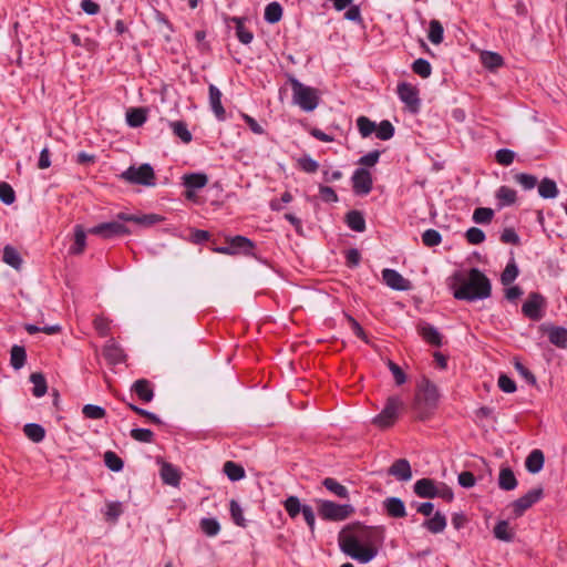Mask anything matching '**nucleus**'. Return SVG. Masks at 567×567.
Returning a JSON list of instances; mask_svg holds the SVG:
<instances>
[{
  "mask_svg": "<svg viewBox=\"0 0 567 567\" xmlns=\"http://www.w3.org/2000/svg\"><path fill=\"white\" fill-rule=\"evenodd\" d=\"M381 537L378 527L354 524L343 528L338 536L340 549L361 564L371 561L377 555L375 543Z\"/></svg>",
  "mask_w": 567,
  "mask_h": 567,
  "instance_id": "1",
  "label": "nucleus"
},
{
  "mask_svg": "<svg viewBox=\"0 0 567 567\" xmlns=\"http://www.w3.org/2000/svg\"><path fill=\"white\" fill-rule=\"evenodd\" d=\"M492 286L489 279L477 268L468 271L466 279H462L458 287L454 288L453 296L458 300H481L491 296Z\"/></svg>",
  "mask_w": 567,
  "mask_h": 567,
  "instance_id": "2",
  "label": "nucleus"
},
{
  "mask_svg": "<svg viewBox=\"0 0 567 567\" xmlns=\"http://www.w3.org/2000/svg\"><path fill=\"white\" fill-rule=\"evenodd\" d=\"M440 393L436 385L426 378H423L415 391L413 410L417 419L425 420L432 415L439 405Z\"/></svg>",
  "mask_w": 567,
  "mask_h": 567,
  "instance_id": "3",
  "label": "nucleus"
},
{
  "mask_svg": "<svg viewBox=\"0 0 567 567\" xmlns=\"http://www.w3.org/2000/svg\"><path fill=\"white\" fill-rule=\"evenodd\" d=\"M292 89V100L301 110L306 112L313 111L319 104V91L311 86H307L297 79H290Z\"/></svg>",
  "mask_w": 567,
  "mask_h": 567,
  "instance_id": "4",
  "label": "nucleus"
},
{
  "mask_svg": "<svg viewBox=\"0 0 567 567\" xmlns=\"http://www.w3.org/2000/svg\"><path fill=\"white\" fill-rule=\"evenodd\" d=\"M354 508L350 504H337L331 501H318V514L322 519L341 522L350 517Z\"/></svg>",
  "mask_w": 567,
  "mask_h": 567,
  "instance_id": "5",
  "label": "nucleus"
},
{
  "mask_svg": "<svg viewBox=\"0 0 567 567\" xmlns=\"http://www.w3.org/2000/svg\"><path fill=\"white\" fill-rule=\"evenodd\" d=\"M403 406L404 403L399 396H390L386 400L383 410L373 419V424L380 429L392 426L395 423L399 416V412L403 409Z\"/></svg>",
  "mask_w": 567,
  "mask_h": 567,
  "instance_id": "6",
  "label": "nucleus"
},
{
  "mask_svg": "<svg viewBox=\"0 0 567 567\" xmlns=\"http://www.w3.org/2000/svg\"><path fill=\"white\" fill-rule=\"evenodd\" d=\"M121 178L125 179L131 184L154 186L155 174L154 169L150 164H142L138 167L130 166L126 171L121 174Z\"/></svg>",
  "mask_w": 567,
  "mask_h": 567,
  "instance_id": "7",
  "label": "nucleus"
},
{
  "mask_svg": "<svg viewBox=\"0 0 567 567\" xmlns=\"http://www.w3.org/2000/svg\"><path fill=\"white\" fill-rule=\"evenodd\" d=\"M90 234L99 235L104 239L130 234V229L118 220L103 223L89 229Z\"/></svg>",
  "mask_w": 567,
  "mask_h": 567,
  "instance_id": "8",
  "label": "nucleus"
},
{
  "mask_svg": "<svg viewBox=\"0 0 567 567\" xmlns=\"http://www.w3.org/2000/svg\"><path fill=\"white\" fill-rule=\"evenodd\" d=\"M545 307V299L538 292H532L522 307L524 316L532 320H540L543 317V308Z\"/></svg>",
  "mask_w": 567,
  "mask_h": 567,
  "instance_id": "9",
  "label": "nucleus"
},
{
  "mask_svg": "<svg viewBox=\"0 0 567 567\" xmlns=\"http://www.w3.org/2000/svg\"><path fill=\"white\" fill-rule=\"evenodd\" d=\"M398 94L400 100L406 105L409 111L416 113L420 109V99L417 89L410 83H401L398 85Z\"/></svg>",
  "mask_w": 567,
  "mask_h": 567,
  "instance_id": "10",
  "label": "nucleus"
},
{
  "mask_svg": "<svg viewBox=\"0 0 567 567\" xmlns=\"http://www.w3.org/2000/svg\"><path fill=\"white\" fill-rule=\"evenodd\" d=\"M543 496V488H534L526 493L524 496L514 501L511 506L513 508L515 517H519L526 509L532 507Z\"/></svg>",
  "mask_w": 567,
  "mask_h": 567,
  "instance_id": "11",
  "label": "nucleus"
},
{
  "mask_svg": "<svg viewBox=\"0 0 567 567\" xmlns=\"http://www.w3.org/2000/svg\"><path fill=\"white\" fill-rule=\"evenodd\" d=\"M352 187L357 195H368L373 185L371 173L365 168H358L352 175Z\"/></svg>",
  "mask_w": 567,
  "mask_h": 567,
  "instance_id": "12",
  "label": "nucleus"
},
{
  "mask_svg": "<svg viewBox=\"0 0 567 567\" xmlns=\"http://www.w3.org/2000/svg\"><path fill=\"white\" fill-rule=\"evenodd\" d=\"M382 278L386 286L394 290L406 291L412 287L410 280L405 279L401 274L393 269H383Z\"/></svg>",
  "mask_w": 567,
  "mask_h": 567,
  "instance_id": "13",
  "label": "nucleus"
},
{
  "mask_svg": "<svg viewBox=\"0 0 567 567\" xmlns=\"http://www.w3.org/2000/svg\"><path fill=\"white\" fill-rule=\"evenodd\" d=\"M388 474L398 481L408 482L412 478V470L406 458H399L389 467Z\"/></svg>",
  "mask_w": 567,
  "mask_h": 567,
  "instance_id": "14",
  "label": "nucleus"
},
{
  "mask_svg": "<svg viewBox=\"0 0 567 567\" xmlns=\"http://www.w3.org/2000/svg\"><path fill=\"white\" fill-rule=\"evenodd\" d=\"M103 355L111 364H118L125 360L123 349L114 342L113 339L109 340L103 349Z\"/></svg>",
  "mask_w": 567,
  "mask_h": 567,
  "instance_id": "15",
  "label": "nucleus"
},
{
  "mask_svg": "<svg viewBox=\"0 0 567 567\" xmlns=\"http://www.w3.org/2000/svg\"><path fill=\"white\" fill-rule=\"evenodd\" d=\"M414 493L423 498H433L439 495V489L433 480L421 478L414 484Z\"/></svg>",
  "mask_w": 567,
  "mask_h": 567,
  "instance_id": "16",
  "label": "nucleus"
},
{
  "mask_svg": "<svg viewBox=\"0 0 567 567\" xmlns=\"http://www.w3.org/2000/svg\"><path fill=\"white\" fill-rule=\"evenodd\" d=\"M131 390L141 399L143 402H151L154 398V390L152 383L146 379H138L133 384Z\"/></svg>",
  "mask_w": 567,
  "mask_h": 567,
  "instance_id": "17",
  "label": "nucleus"
},
{
  "mask_svg": "<svg viewBox=\"0 0 567 567\" xmlns=\"http://www.w3.org/2000/svg\"><path fill=\"white\" fill-rule=\"evenodd\" d=\"M417 332L420 336L430 344L440 347L442 343V337L436 328L426 322L417 324Z\"/></svg>",
  "mask_w": 567,
  "mask_h": 567,
  "instance_id": "18",
  "label": "nucleus"
},
{
  "mask_svg": "<svg viewBox=\"0 0 567 567\" xmlns=\"http://www.w3.org/2000/svg\"><path fill=\"white\" fill-rule=\"evenodd\" d=\"M221 92L214 84L209 85V104L218 120L225 118V109L221 104Z\"/></svg>",
  "mask_w": 567,
  "mask_h": 567,
  "instance_id": "19",
  "label": "nucleus"
},
{
  "mask_svg": "<svg viewBox=\"0 0 567 567\" xmlns=\"http://www.w3.org/2000/svg\"><path fill=\"white\" fill-rule=\"evenodd\" d=\"M161 477L165 484L174 487L178 486L181 482V474L178 470L167 462L162 464Z\"/></svg>",
  "mask_w": 567,
  "mask_h": 567,
  "instance_id": "20",
  "label": "nucleus"
},
{
  "mask_svg": "<svg viewBox=\"0 0 567 567\" xmlns=\"http://www.w3.org/2000/svg\"><path fill=\"white\" fill-rule=\"evenodd\" d=\"M229 21L235 23L237 39L243 44H249L254 39V34L245 27L246 18L231 17Z\"/></svg>",
  "mask_w": 567,
  "mask_h": 567,
  "instance_id": "21",
  "label": "nucleus"
},
{
  "mask_svg": "<svg viewBox=\"0 0 567 567\" xmlns=\"http://www.w3.org/2000/svg\"><path fill=\"white\" fill-rule=\"evenodd\" d=\"M386 513L391 517L401 518L406 515L405 505L399 497H389L384 501Z\"/></svg>",
  "mask_w": 567,
  "mask_h": 567,
  "instance_id": "22",
  "label": "nucleus"
},
{
  "mask_svg": "<svg viewBox=\"0 0 567 567\" xmlns=\"http://www.w3.org/2000/svg\"><path fill=\"white\" fill-rule=\"evenodd\" d=\"M544 453L540 450H533L526 458L525 466L532 474L540 472L544 466Z\"/></svg>",
  "mask_w": 567,
  "mask_h": 567,
  "instance_id": "23",
  "label": "nucleus"
},
{
  "mask_svg": "<svg viewBox=\"0 0 567 567\" xmlns=\"http://www.w3.org/2000/svg\"><path fill=\"white\" fill-rule=\"evenodd\" d=\"M86 246V234L82 225L74 227V244L70 247V254L81 255Z\"/></svg>",
  "mask_w": 567,
  "mask_h": 567,
  "instance_id": "24",
  "label": "nucleus"
},
{
  "mask_svg": "<svg viewBox=\"0 0 567 567\" xmlns=\"http://www.w3.org/2000/svg\"><path fill=\"white\" fill-rule=\"evenodd\" d=\"M208 177L203 173H192L183 176V184L188 189H199L206 186Z\"/></svg>",
  "mask_w": 567,
  "mask_h": 567,
  "instance_id": "25",
  "label": "nucleus"
},
{
  "mask_svg": "<svg viewBox=\"0 0 567 567\" xmlns=\"http://www.w3.org/2000/svg\"><path fill=\"white\" fill-rule=\"evenodd\" d=\"M229 245L234 249V255L238 252L250 255L254 249V243L244 236H235L230 238Z\"/></svg>",
  "mask_w": 567,
  "mask_h": 567,
  "instance_id": "26",
  "label": "nucleus"
},
{
  "mask_svg": "<svg viewBox=\"0 0 567 567\" xmlns=\"http://www.w3.org/2000/svg\"><path fill=\"white\" fill-rule=\"evenodd\" d=\"M423 527L433 534L442 533L446 527V518L441 512H436L432 518L423 523Z\"/></svg>",
  "mask_w": 567,
  "mask_h": 567,
  "instance_id": "27",
  "label": "nucleus"
},
{
  "mask_svg": "<svg viewBox=\"0 0 567 567\" xmlns=\"http://www.w3.org/2000/svg\"><path fill=\"white\" fill-rule=\"evenodd\" d=\"M27 361L24 347L14 344L10 350V364L14 370L23 368Z\"/></svg>",
  "mask_w": 567,
  "mask_h": 567,
  "instance_id": "28",
  "label": "nucleus"
},
{
  "mask_svg": "<svg viewBox=\"0 0 567 567\" xmlns=\"http://www.w3.org/2000/svg\"><path fill=\"white\" fill-rule=\"evenodd\" d=\"M498 485L504 491H512L517 486V480L511 468L505 467L501 470Z\"/></svg>",
  "mask_w": 567,
  "mask_h": 567,
  "instance_id": "29",
  "label": "nucleus"
},
{
  "mask_svg": "<svg viewBox=\"0 0 567 567\" xmlns=\"http://www.w3.org/2000/svg\"><path fill=\"white\" fill-rule=\"evenodd\" d=\"M539 196L549 199L555 198L558 195V188L555 181L550 178H543L538 184Z\"/></svg>",
  "mask_w": 567,
  "mask_h": 567,
  "instance_id": "30",
  "label": "nucleus"
},
{
  "mask_svg": "<svg viewBox=\"0 0 567 567\" xmlns=\"http://www.w3.org/2000/svg\"><path fill=\"white\" fill-rule=\"evenodd\" d=\"M346 221L349 228L354 231H363L365 229V220L362 213L358 210H351L346 216Z\"/></svg>",
  "mask_w": 567,
  "mask_h": 567,
  "instance_id": "31",
  "label": "nucleus"
},
{
  "mask_svg": "<svg viewBox=\"0 0 567 567\" xmlns=\"http://www.w3.org/2000/svg\"><path fill=\"white\" fill-rule=\"evenodd\" d=\"M127 124L132 127H140L146 121V111L142 107L130 109L126 112Z\"/></svg>",
  "mask_w": 567,
  "mask_h": 567,
  "instance_id": "32",
  "label": "nucleus"
},
{
  "mask_svg": "<svg viewBox=\"0 0 567 567\" xmlns=\"http://www.w3.org/2000/svg\"><path fill=\"white\" fill-rule=\"evenodd\" d=\"M501 207L513 205L516 202V190L508 186H501L496 192Z\"/></svg>",
  "mask_w": 567,
  "mask_h": 567,
  "instance_id": "33",
  "label": "nucleus"
},
{
  "mask_svg": "<svg viewBox=\"0 0 567 567\" xmlns=\"http://www.w3.org/2000/svg\"><path fill=\"white\" fill-rule=\"evenodd\" d=\"M549 341L559 348L567 347V329L561 327H554L548 331Z\"/></svg>",
  "mask_w": 567,
  "mask_h": 567,
  "instance_id": "34",
  "label": "nucleus"
},
{
  "mask_svg": "<svg viewBox=\"0 0 567 567\" xmlns=\"http://www.w3.org/2000/svg\"><path fill=\"white\" fill-rule=\"evenodd\" d=\"M322 484L329 492H331L336 496L340 498L349 497L348 488L344 485L337 482L334 478L327 477L323 480Z\"/></svg>",
  "mask_w": 567,
  "mask_h": 567,
  "instance_id": "35",
  "label": "nucleus"
},
{
  "mask_svg": "<svg viewBox=\"0 0 567 567\" xmlns=\"http://www.w3.org/2000/svg\"><path fill=\"white\" fill-rule=\"evenodd\" d=\"M224 473L227 475V477L230 480V481H239L241 478L245 477V470L241 465L233 462V461H227L225 464H224V468H223Z\"/></svg>",
  "mask_w": 567,
  "mask_h": 567,
  "instance_id": "36",
  "label": "nucleus"
},
{
  "mask_svg": "<svg viewBox=\"0 0 567 567\" xmlns=\"http://www.w3.org/2000/svg\"><path fill=\"white\" fill-rule=\"evenodd\" d=\"M23 432L29 440H31L35 443L41 442L45 436L44 429L40 424H37V423L25 424L23 427Z\"/></svg>",
  "mask_w": 567,
  "mask_h": 567,
  "instance_id": "37",
  "label": "nucleus"
},
{
  "mask_svg": "<svg viewBox=\"0 0 567 567\" xmlns=\"http://www.w3.org/2000/svg\"><path fill=\"white\" fill-rule=\"evenodd\" d=\"M2 260L7 265L11 266L12 268H14L17 270L20 269L21 265H22V259H21L19 252L17 251V249H14L11 246L4 247Z\"/></svg>",
  "mask_w": 567,
  "mask_h": 567,
  "instance_id": "38",
  "label": "nucleus"
},
{
  "mask_svg": "<svg viewBox=\"0 0 567 567\" xmlns=\"http://www.w3.org/2000/svg\"><path fill=\"white\" fill-rule=\"evenodd\" d=\"M30 381L33 383L32 393L37 398H41L45 394L48 386L45 378L40 372H34L30 375Z\"/></svg>",
  "mask_w": 567,
  "mask_h": 567,
  "instance_id": "39",
  "label": "nucleus"
},
{
  "mask_svg": "<svg viewBox=\"0 0 567 567\" xmlns=\"http://www.w3.org/2000/svg\"><path fill=\"white\" fill-rule=\"evenodd\" d=\"M494 536L503 542H512L514 538V533L509 528V524L507 520L498 522L494 527Z\"/></svg>",
  "mask_w": 567,
  "mask_h": 567,
  "instance_id": "40",
  "label": "nucleus"
},
{
  "mask_svg": "<svg viewBox=\"0 0 567 567\" xmlns=\"http://www.w3.org/2000/svg\"><path fill=\"white\" fill-rule=\"evenodd\" d=\"M282 8L278 2L269 3L265 9V20L268 23H277L281 20Z\"/></svg>",
  "mask_w": 567,
  "mask_h": 567,
  "instance_id": "41",
  "label": "nucleus"
},
{
  "mask_svg": "<svg viewBox=\"0 0 567 567\" xmlns=\"http://www.w3.org/2000/svg\"><path fill=\"white\" fill-rule=\"evenodd\" d=\"M444 29L439 20H431L429 27V40L433 44H440L443 41Z\"/></svg>",
  "mask_w": 567,
  "mask_h": 567,
  "instance_id": "42",
  "label": "nucleus"
},
{
  "mask_svg": "<svg viewBox=\"0 0 567 567\" xmlns=\"http://www.w3.org/2000/svg\"><path fill=\"white\" fill-rule=\"evenodd\" d=\"M481 60L483 65L489 70L497 69L503 64V58L495 52H483L481 55Z\"/></svg>",
  "mask_w": 567,
  "mask_h": 567,
  "instance_id": "43",
  "label": "nucleus"
},
{
  "mask_svg": "<svg viewBox=\"0 0 567 567\" xmlns=\"http://www.w3.org/2000/svg\"><path fill=\"white\" fill-rule=\"evenodd\" d=\"M171 128L174 134L178 136L183 143H189L192 141V133L188 131L186 123L182 121L171 122Z\"/></svg>",
  "mask_w": 567,
  "mask_h": 567,
  "instance_id": "44",
  "label": "nucleus"
},
{
  "mask_svg": "<svg viewBox=\"0 0 567 567\" xmlns=\"http://www.w3.org/2000/svg\"><path fill=\"white\" fill-rule=\"evenodd\" d=\"M199 525L202 532L208 537H214L220 532V525L216 518H203Z\"/></svg>",
  "mask_w": 567,
  "mask_h": 567,
  "instance_id": "45",
  "label": "nucleus"
},
{
  "mask_svg": "<svg viewBox=\"0 0 567 567\" xmlns=\"http://www.w3.org/2000/svg\"><path fill=\"white\" fill-rule=\"evenodd\" d=\"M494 217V210L487 207H478L473 213V220L476 224H489Z\"/></svg>",
  "mask_w": 567,
  "mask_h": 567,
  "instance_id": "46",
  "label": "nucleus"
},
{
  "mask_svg": "<svg viewBox=\"0 0 567 567\" xmlns=\"http://www.w3.org/2000/svg\"><path fill=\"white\" fill-rule=\"evenodd\" d=\"M229 511H230V515H231L234 523L237 526L246 527V519L244 517V512L237 501H235V499L230 501Z\"/></svg>",
  "mask_w": 567,
  "mask_h": 567,
  "instance_id": "47",
  "label": "nucleus"
},
{
  "mask_svg": "<svg viewBox=\"0 0 567 567\" xmlns=\"http://www.w3.org/2000/svg\"><path fill=\"white\" fill-rule=\"evenodd\" d=\"M412 71L421 78L426 79L431 75L432 68L429 61L420 58L413 62Z\"/></svg>",
  "mask_w": 567,
  "mask_h": 567,
  "instance_id": "48",
  "label": "nucleus"
},
{
  "mask_svg": "<svg viewBox=\"0 0 567 567\" xmlns=\"http://www.w3.org/2000/svg\"><path fill=\"white\" fill-rule=\"evenodd\" d=\"M285 509L291 518L297 517V515L302 512V506L297 496H289L284 503Z\"/></svg>",
  "mask_w": 567,
  "mask_h": 567,
  "instance_id": "49",
  "label": "nucleus"
},
{
  "mask_svg": "<svg viewBox=\"0 0 567 567\" xmlns=\"http://www.w3.org/2000/svg\"><path fill=\"white\" fill-rule=\"evenodd\" d=\"M375 134L378 138L388 141L394 135V127L389 121L384 120L378 127L375 126Z\"/></svg>",
  "mask_w": 567,
  "mask_h": 567,
  "instance_id": "50",
  "label": "nucleus"
},
{
  "mask_svg": "<svg viewBox=\"0 0 567 567\" xmlns=\"http://www.w3.org/2000/svg\"><path fill=\"white\" fill-rule=\"evenodd\" d=\"M105 465L113 472H120L123 468V461L114 452L107 451L104 454Z\"/></svg>",
  "mask_w": 567,
  "mask_h": 567,
  "instance_id": "51",
  "label": "nucleus"
},
{
  "mask_svg": "<svg viewBox=\"0 0 567 567\" xmlns=\"http://www.w3.org/2000/svg\"><path fill=\"white\" fill-rule=\"evenodd\" d=\"M82 413L85 417L91 420H100L103 419L106 414L105 410L102 406L94 404H86L82 409Z\"/></svg>",
  "mask_w": 567,
  "mask_h": 567,
  "instance_id": "52",
  "label": "nucleus"
},
{
  "mask_svg": "<svg viewBox=\"0 0 567 567\" xmlns=\"http://www.w3.org/2000/svg\"><path fill=\"white\" fill-rule=\"evenodd\" d=\"M357 126L362 137H368L375 131V123L365 116H360L357 120Z\"/></svg>",
  "mask_w": 567,
  "mask_h": 567,
  "instance_id": "53",
  "label": "nucleus"
},
{
  "mask_svg": "<svg viewBox=\"0 0 567 567\" xmlns=\"http://www.w3.org/2000/svg\"><path fill=\"white\" fill-rule=\"evenodd\" d=\"M422 241L426 247H435L441 244L442 236L435 229H427L422 234Z\"/></svg>",
  "mask_w": 567,
  "mask_h": 567,
  "instance_id": "54",
  "label": "nucleus"
},
{
  "mask_svg": "<svg viewBox=\"0 0 567 567\" xmlns=\"http://www.w3.org/2000/svg\"><path fill=\"white\" fill-rule=\"evenodd\" d=\"M130 434L133 440L142 443H151L154 439V433L148 429H133Z\"/></svg>",
  "mask_w": 567,
  "mask_h": 567,
  "instance_id": "55",
  "label": "nucleus"
},
{
  "mask_svg": "<svg viewBox=\"0 0 567 567\" xmlns=\"http://www.w3.org/2000/svg\"><path fill=\"white\" fill-rule=\"evenodd\" d=\"M518 276V269L514 262L508 264L501 275V281L504 286L511 285Z\"/></svg>",
  "mask_w": 567,
  "mask_h": 567,
  "instance_id": "56",
  "label": "nucleus"
},
{
  "mask_svg": "<svg viewBox=\"0 0 567 567\" xmlns=\"http://www.w3.org/2000/svg\"><path fill=\"white\" fill-rule=\"evenodd\" d=\"M0 200L6 205H11L16 200L13 188L6 182L0 183Z\"/></svg>",
  "mask_w": 567,
  "mask_h": 567,
  "instance_id": "57",
  "label": "nucleus"
},
{
  "mask_svg": "<svg viewBox=\"0 0 567 567\" xmlns=\"http://www.w3.org/2000/svg\"><path fill=\"white\" fill-rule=\"evenodd\" d=\"M495 158L499 165L508 166L514 162L515 153L508 148H501L496 152Z\"/></svg>",
  "mask_w": 567,
  "mask_h": 567,
  "instance_id": "58",
  "label": "nucleus"
},
{
  "mask_svg": "<svg viewBox=\"0 0 567 567\" xmlns=\"http://www.w3.org/2000/svg\"><path fill=\"white\" fill-rule=\"evenodd\" d=\"M465 237L472 245L482 244L485 240V234L477 227H471L466 230Z\"/></svg>",
  "mask_w": 567,
  "mask_h": 567,
  "instance_id": "59",
  "label": "nucleus"
},
{
  "mask_svg": "<svg viewBox=\"0 0 567 567\" xmlns=\"http://www.w3.org/2000/svg\"><path fill=\"white\" fill-rule=\"evenodd\" d=\"M123 513L120 502H111L106 504L105 517L107 520L115 522Z\"/></svg>",
  "mask_w": 567,
  "mask_h": 567,
  "instance_id": "60",
  "label": "nucleus"
},
{
  "mask_svg": "<svg viewBox=\"0 0 567 567\" xmlns=\"http://www.w3.org/2000/svg\"><path fill=\"white\" fill-rule=\"evenodd\" d=\"M515 179L525 189H533L537 185V183H538L536 176L529 175V174H525V173L517 174L515 176Z\"/></svg>",
  "mask_w": 567,
  "mask_h": 567,
  "instance_id": "61",
  "label": "nucleus"
},
{
  "mask_svg": "<svg viewBox=\"0 0 567 567\" xmlns=\"http://www.w3.org/2000/svg\"><path fill=\"white\" fill-rule=\"evenodd\" d=\"M93 324L100 336L106 337L110 333L111 321L107 318L99 316L94 319Z\"/></svg>",
  "mask_w": 567,
  "mask_h": 567,
  "instance_id": "62",
  "label": "nucleus"
},
{
  "mask_svg": "<svg viewBox=\"0 0 567 567\" xmlns=\"http://www.w3.org/2000/svg\"><path fill=\"white\" fill-rule=\"evenodd\" d=\"M298 165L306 173H316L319 168V164L307 155L298 159Z\"/></svg>",
  "mask_w": 567,
  "mask_h": 567,
  "instance_id": "63",
  "label": "nucleus"
},
{
  "mask_svg": "<svg viewBox=\"0 0 567 567\" xmlns=\"http://www.w3.org/2000/svg\"><path fill=\"white\" fill-rule=\"evenodd\" d=\"M388 367H389L390 371L392 372V374L394 377L396 385H402V384H404L406 382L405 373L403 372V370L396 363H394L393 361L389 360L388 361Z\"/></svg>",
  "mask_w": 567,
  "mask_h": 567,
  "instance_id": "64",
  "label": "nucleus"
}]
</instances>
